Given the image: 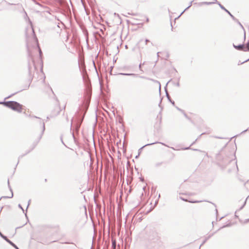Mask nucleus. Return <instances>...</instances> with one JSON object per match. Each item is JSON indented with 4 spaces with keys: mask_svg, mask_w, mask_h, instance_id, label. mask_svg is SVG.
I'll return each mask as SVG.
<instances>
[{
    "mask_svg": "<svg viewBox=\"0 0 249 249\" xmlns=\"http://www.w3.org/2000/svg\"><path fill=\"white\" fill-rule=\"evenodd\" d=\"M232 157H235V155H233H233H232Z\"/></svg>",
    "mask_w": 249,
    "mask_h": 249,
    "instance_id": "nucleus-55",
    "label": "nucleus"
},
{
    "mask_svg": "<svg viewBox=\"0 0 249 249\" xmlns=\"http://www.w3.org/2000/svg\"><path fill=\"white\" fill-rule=\"evenodd\" d=\"M220 7L226 12L233 19V20H237V19L228 10H227L222 4H221L219 2L217 3Z\"/></svg>",
    "mask_w": 249,
    "mask_h": 249,
    "instance_id": "nucleus-6",
    "label": "nucleus"
},
{
    "mask_svg": "<svg viewBox=\"0 0 249 249\" xmlns=\"http://www.w3.org/2000/svg\"><path fill=\"white\" fill-rule=\"evenodd\" d=\"M0 104H3L6 107L19 113L22 111V106L16 101L0 102Z\"/></svg>",
    "mask_w": 249,
    "mask_h": 249,
    "instance_id": "nucleus-1",
    "label": "nucleus"
},
{
    "mask_svg": "<svg viewBox=\"0 0 249 249\" xmlns=\"http://www.w3.org/2000/svg\"><path fill=\"white\" fill-rule=\"evenodd\" d=\"M18 207L20 209H21L22 210V211H23V212H24V209H23V208L22 207V206H21V205L20 204H18Z\"/></svg>",
    "mask_w": 249,
    "mask_h": 249,
    "instance_id": "nucleus-29",
    "label": "nucleus"
},
{
    "mask_svg": "<svg viewBox=\"0 0 249 249\" xmlns=\"http://www.w3.org/2000/svg\"><path fill=\"white\" fill-rule=\"evenodd\" d=\"M60 111V108L59 106H56L55 107V109L52 112L51 114L50 115V117H53L56 115H57Z\"/></svg>",
    "mask_w": 249,
    "mask_h": 249,
    "instance_id": "nucleus-5",
    "label": "nucleus"
},
{
    "mask_svg": "<svg viewBox=\"0 0 249 249\" xmlns=\"http://www.w3.org/2000/svg\"><path fill=\"white\" fill-rule=\"evenodd\" d=\"M233 46L235 49L240 51H245V49H246V47L244 44H240L238 45L233 44Z\"/></svg>",
    "mask_w": 249,
    "mask_h": 249,
    "instance_id": "nucleus-7",
    "label": "nucleus"
},
{
    "mask_svg": "<svg viewBox=\"0 0 249 249\" xmlns=\"http://www.w3.org/2000/svg\"><path fill=\"white\" fill-rule=\"evenodd\" d=\"M178 110H179V109H180V108H178Z\"/></svg>",
    "mask_w": 249,
    "mask_h": 249,
    "instance_id": "nucleus-56",
    "label": "nucleus"
},
{
    "mask_svg": "<svg viewBox=\"0 0 249 249\" xmlns=\"http://www.w3.org/2000/svg\"><path fill=\"white\" fill-rule=\"evenodd\" d=\"M158 203V201H156L155 204H156Z\"/></svg>",
    "mask_w": 249,
    "mask_h": 249,
    "instance_id": "nucleus-54",
    "label": "nucleus"
},
{
    "mask_svg": "<svg viewBox=\"0 0 249 249\" xmlns=\"http://www.w3.org/2000/svg\"><path fill=\"white\" fill-rule=\"evenodd\" d=\"M32 30L33 33L34 34H35L34 31V29H33V28L32 27Z\"/></svg>",
    "mask_w": 249,
    "mask_h": 249,
    "instance_id": "nucleus-39",
    "label": "nucleus"
},
{
    "mask_svg": "<svg viewBox=\"0 0 249 249\" xmlns=\"http://www.w3.org/2000/svg\"><path fill=\"white\" fill-rule=\"evenodd\" d=\"M193 1H191L189 3V5L180 14V15L178 17L179 18L186 10L189 9L192 5Z\"/></svg>",
    "mask_w": 249,
    "mask_h": 249,
    "instance_id": "nucleus-13",
    "label": "nucleus"
},
{
    "mask_svg": "<svg viewBox=\"0 0 249 249\" xmlns=\"http://www.w3.org/2000/svg\"><path fill=\"white\" fill-rule=\"evenodd\" d=\"M35 38L36 40L37 41V38H36V36H35Z\"/></svg>",
    "mask_w": 249,
    "mask_h": 249,
    "instance_id": "nucleus-47",
    "label": "nucleus"
},
{
    "mask_svg": "<svg viewBox=\"0 0 249 249\" xmlns=\"http://www.w3.org/2000/svg\"><path fill=\"white\" fill-rule=\"evenodd\" d=\"M30 202H31V200L30 199V200L28 201V205H27V206L26 210L28 209V208L29 206L30 205Z\"/></svg>",
    "mask_w": 249,
    "mask_h": 249,
    "instance_id": "nucleus-30",
    "label": "nucleus"
},
{
    "mask_svg": "<svg viewBox=\"0 0 249 249\" xmlns=\"http://www.w3.org/2000/svg\"><path fill=\"white\" fill-rule=\"evenodd\" d=\"M231 160H232V159H231V158H230L228 160H225V161H224V164H228V163H230Z\"/></svg>",
    "mask_w": 249,
    "mask_h": 249,
    "instance_id": "nucleus-20",
    "label": "nucleus"
},
{
    "mask_svg": "<svg viewBox=\"0 0 249 249\" xmlns=\"http://www.w3.org/2000/svg\"><path fill=\"white\" fill-rule=\"evenodd\" d=\"M229 226H230V224H227V225H224V226H223L221 227V228H220L218 229V230H220V229H223V228H225V227H229Z\"/></svg>",
    "mask_w": 249,
    "mask_h": 249,
    "instance_id": "nucleus-23",
    "label": "nucleus"
},
{
    "mask_svg": "<svg viewBox=\"0 0 249 249\" xmlns=\"http://www.w3.org/2000/svg\"><path fill=\"white\" fill-rule=\"evenodd\" d=\"M199 201H191V202L192 203H197V202H199Z\"/></svg>",
    "mask_w": 249,
    "mask_h": 249,
    "instance_id": "nucleus-35",
    "label": "nucleus"
},
{
    "mask_svg": "<svg viewBox=\"0 0 249 249\" xmlns=\"http://www.w3.org/2000/svg\"><path fill=\"white\" fill-rule=\"evenodd\" d=\"M3 234L0 231V236L1 237Z\"/></svg>",
    "mask_w": 249,
    "mask_h": 249,
    "instance_id": "nucleus-38",
    "label": "nucleus"
},
{
    "mask_svg": "<svg viewBox=\"0 0 249 249\" xmlns=\"http://www.w3.org/2000/svg\"><path fill=\"white\" fill-rule=\"evenodd\" d=\"M16 93H13V94H11V95H9V96L7 97H5L4 99H5V100H6V99H8V98H10V97H12L13 95H15Z\"/></svg>",
    "mask_w": 249,
    "mask_h": 249,
    "instance_id": "nucleus-28",
    "label": "nucleus"
},
{
    "mask_svg": "<svg viewBox=\"0 0 249 249\" xmlns=\"http://www.w3.org/2000/svg\"><path fill=\"white\" fill-rule=\"evenodd\" d=\"M139 69L141 70V67H142V64L141 63L140 65H139Z\"/></svg>",
    "mask_w": 249,
    "mask_h": 249,
    "instance_id": "nucleus-37",
    "label": "nucleus"
},
{
    "mask_svg": "<svg viewBox=\"0 0 249 249\" xmlns=\"http://www.w3.org/2000/svg\"><path fill=\"white\" fill-rule=\"evenodd\" d=\"M1 237L3 238L4 240H5L7 242H8V241L10 240L7 238V237L6 236L4 235H3Z\"/></svg>",
    "mask_w": 249,
    "mask_h": 249,
    "instance_id": "nucleus-21",
    "label": "nucleus"
},
{
    "mask_svg": "<svg viewBox=\"0 0 249 249\" xmlns=\"http://www.w3.org/2000/svg\"><path fill=\"white\" fill-rule=\"evenodd\" d=\"M213 235V233H212L210 235H209L208 236H207V237L205 238V239L204 240V241L203 242V243H202V245L204 244L207 240H208L209 238H210Z\"/></svg>",
    "mask_w": 249,
    "mask_h": 249,
    "instance_id": "nucleus-15",
    "label": "nucleus"
},
{
    "mask_svg": "<svg viewBox=\"0 0 249 249\" xmlns=\"http://www.w3.org/2000/svg\"><path fill=\"white\" fill-rule=\"evenodd\" d=\"M170 81H168L167 83L166 84V85L168 84V83H169V82H170Z\"/></svg>",
    "mask_w": 249,
    "mask_h": 249,
    "instance_id": "nucleus-51",
    "label": "nucleus"
},
{
    "mask_svg": "<svg viewBox=\"0 0 249 249\" xmlns=\"http://www.w3.org/2000/svg\"><path fill=\"white\" fill-rule=\"evenodd\" d=\"M148 79L152 80V81H154L155 82L159 84V90H160V91L161 85H160V83L159 81H158L157 80H154L153 79H150V78H148Z\"/></svg>",
    "mask_w": 249,
    "mask_h": 249,
    "instance_id": "nucleus-16",
    "label": "nucleus"
},
{
    "mask_svg": "<svg viewBox=\"0 0 249 249\" xmlns=\"http://www.w3.org/2000/svg\"><path fill=\"white\" fill-rule=\"evenodd\" d=\"M165 92H166V97L167 98H168V100L172 103V105H175V102L174 101H172L171 99V98L166 90V87L165 88Z\"/></svg>",
    "mask_w": 249,
    "mask_h": 249,
    "instance_id": "nucleus-11",
    "label": "nucleus"
},
{
    "mask_svg": "<svg viewBox=\"0 0 249 249\" xmlns=\"http://www.w3.org/2000/svg\"><path fill=\"white\" fill-rule=\"evenodd\" d=\"M162 163H163L162 162H157V163H155V166L156 167H159L160 166L162 165Z\"/></svg>",
    "mask_w": 249,
    "mask_h": 249,
    "instance_id": "nucleus-17",
    "label": "nucleus"
},
{
    "mask_svg": "<svg viewBox=\"0 0 249 249\" xmlns=\"http://www.w3.org/2000/svg\"><path fill=\"white\" fill-rule=\"evenodd\" d=\"M159 143V142H152V143H147L144 145H143V146H142L141 148H140L139 150V152H140V153H141V150L145 146H148V145H153V144H156V143ZM159 143H160L163 145H165V146H166V145L162 142H159Z\"/></svg>",
    "mask_w": 249,
    "mask_h": 249,
    "instance_id": "nucleus-9",
    "label": "nucleus"
},
{
    "mask_svg": "<svg viewBox=\"0 0 249 249\" xmlns=\"http://www.w3.org/2000/svg\"><path fill=\"white\" fill-rule=\"evenodd\" d=\"M202 245V244L201 245H200V246L199 247V248H200Z\"/></svg>",
    "mask_w": 249,
    "mask_h": 249,
    "instance_id": "nucleus-48",
    "label": "nucleus"
},
{
    "mask_svg": "<svg viewBox=\"0 0 249 249\" xmlns=\"http://www.w3.org/2000/svg\"><path fill=\"white\" fill-rule=\"evenodd\" d=\"M72 136H73V138L74 139V136L73 133H72Z\"/></svg>",
    "mask_w": 249,
    "mask_h": 249,
    "instance_id": "nucleus-45",
    "label": "nucleus"
},
{
    "mask_svg": "<svg viewBox=\"0 0 249 249\" xmlns=\"http://www.w3.org/2000/svg\"><path fill=\"white\" fill-rule=\"evenodd\" d=\"M39 7H40L41 8H48V7H44V6H43L41 4H39V3H36Z\"/></svg>",
    "mask_w": 249,
    "mask_h": 249,
    "instance_id": "nucleus-25",
    "label": "nucleus"
},
{
    "mask_svg": "<svg viewBox=\"0 0 249 249\" xmlns=\"http://www.w3.org/2000/svg\"><path fill=\"white\" fill-rule=\"evenodd\" d=\"M172 83L174 84V85L178 87H179L180 86L179 82L178 81L177 82V83H175V82H173Z\"/></svg>",
    "mask_w": 249,
    "mask_h": 249,
    "instance_id": "nucleus-22",
    "label": "nucleus"
},
{
    "mask_svg": "<svg viewBox=\"0 0 249 249\" xmlns=\"http://www.w3.org/2000/svg\"><path fill=\"white\" fill-rule=\"evenodd\" d=\"M146 238L149 241L153 242H156L160 239L158 233L154 230L148 231Z\"/></svg>",
    "mask_w": 249,
    "mask_h": 249,
    "instance_id": "nucleus-3",
    "label": "nucleus"
},
{
    "mask_svg": "<svg viewBox=\"0 0 249 249\" xmlns=\"http://www.w3.org/2000/svg\"><path fill=\"white\" fill-rule=\"evenodd\" d=\"M139 156H140V152H139L138 155L136 156L135 158L136 159L138 158L139 157Z\"/></svg>",
    "mask_w": 249,
    "mask_h": 249,
    "instance_id": "nucleus-32",
    "label": "nucleus"
},
{
    "mask_svg": "<svg viewBox=\"0 0 249 249\" xmlns=\"http://www.w3.org/2000/svg\"><path fill=\"white\" fill-rule=\"evenodd\" d=\"M180 198L183 200V201H187V200L186 199H185V198H183L182 197H180Z\"/></svg>",
    "mask_w": 249,
    "mask_h": 249,
    "instance_id": "nucleus-34",
    "label": "nucleus"
},
{
    "mask_svg": "<svg viewBox=\"0 0 249 249\" xmlns=\"http://www.w3.org/2000/svg\"><path fill=\"white\" fill-rule=\"evenodd\" d=\"M234 21H236L238 24L239 25H240V26L243 28H243V25L241 24V23L237 19V20H234Z\"/></svg>",
    "mask_w": 249,
    "mask_h": 249,
    "instance_id": "nucleus-26",
    "label": "nucleus"
},
{
    "mask_svg": "<svg viewBox=\"0 0 249 249\" xmlns=\"http://www.w3.org/2000/svg\"><path fill=\"white\" fill-rule=\"evenodd\" d=\"M217 1V0H214V2H204L203 3L207 5H210L213 3H214L215 2Z\"/></svg>",
    "mask_w": 249,
    "mask_h": 249,
    "instance_id": "nucleus-18",
    "label": "nucleus"
},
{
    "mask_svg": "<svg viewBox=\"0 0 249 249\" xmlns=\"http://www.w3.org/2000/svg\"><path fill=\"white\" fill-rule=\"evenodd\" d=\"M179 111H181V112H182L184 116L188 120H191V119L187 116V115L185 113V112H184V110H182V109H179Z\"/></svg>",
    "mask_w": 249,
    "mask_h": 249,
    "instance_id": "nucleus-14",
    "label": "nucleus"
},
{
    "mask_svg": "<svg viewBox=\"0 0 249 249\" xmlns=\"http://www.w3.org/2000/svg\"><path fill=\"white\" fill-rule=\"evenodd\" d=\"M146 22H148L149 21V18H146Z\"/></svg>",
    "mask_w": 249,
    "mask_h": 249,
    "instance_id": "nucleus-41",
    "label": "nucleus"
},
{
    "mask_svg": "<svg viewBox=\"0 0 249 249\" xmlns=\"http://www.w3.org/2000/svg\"><path fill=\"white\" fill-rule=\"evenodd\" d=\"M8 187L11 191V196H2L0 198V200L1 199H2V198H12L13 197V191H12V188L11 187V186H10V184H9V179L8 180Z\"/></svg>",
    "mask_w": 249,
    "mask_h": 249,
    "instance_id": "nucleus-8",
    "label": "nucleus"
},
{
    "mask_svg": "<svg viewBox=\"0 0 249 249\" xmlns=\"http://www.w3.org/2000/svg\"><path fill=\"white\" fill-rule=\"evenodd\" d=\"M247 222H249V218L246 220Z\"/></svg>",
    "mask_w": 249,
    "mask_h": 249,
    "instance_id": "nucleus-43",
    "label": "nucleus"
},
{
    "mask_svg": "<svg viewBox=\"0 0 249 249\" xmlns=\"http://www.w3.org/2000/svg\"><path fill=\"white\" fill-rule=\"evenodd\" d=\"M72 120H73V119L71 120V127L72 124Z\"/></svg>",
    "mask_w": 249,
    "mask_h": 249,
    "instance_id": "nucleus-40",
    "label": "nucleus"
},
{
    "mask_svg": "<svg viewBox=\"0 0 249 249\" xmlns=\"http://www.w3.org/2000/svg\"><path fill=\"white\" fill-rule=\"evenodd\" d=\"M148 42H149V40L148 39H146L145 40V44H146Z\"/></svg>",
    "mask_w": 249,
    "mask_h": 249,
    "instance_id": "nucleus-31",
    "label": "nucleus"
},
{
    "mask_svg": "<svg viewBox=\"0 0 249 249\" xmlns=\"http://www.w3.org/2000/svg\"><path fill=\"white\" fill-rule=\"evenodd\" d=\"M46 12L50 13V12L48 11H46Z\"/></svg>",
    "mask_w": 249,
    "mask_h": 249,
    "instance_id": "nucleus-53",
    "label": "nucleus"
},
{
    "mask_svg": "<svg viewBox=\"0 0 249 249\" xmlns=\"http://www.w3.org/2000/svg\"><path fill=\"white\" fill-rule=\"evenodd\" d=\"M30 66H29V71H30Z\"/></svg>",
    "mask_w": 249,
    "mask_h": 249,
    "instance_id": "nucleus-52",
    "label": "nucleus"
},
{
    "mask_svg": "<svg viewBox=\"0 0 249 249\" xmlns=\"http://www.w3.org/2000/svg\"><path fill=\"white\" fill-rule=\"evenodd\" d=\"M202 245V244L201 245H200V246L199 247V248H200Z\"/></svg>",
    "mask_w": 249,
    "mask_h": 249,
    "instance_id": "nucleus-49",
    "label": "nucleus"
},
{
    "mask_svg": "<svg viewBox=\"0 0 249 249\" xmlns=\"http://www.w3.org/2000/svg\"><path fill=\"white\" fill-rule=\"evenodd\" d=\"M202 245V244L201 245H200V246L199 247V248H200Z\"/></svg>",
    "mask_w": 249,
    "mask_h": 249,
    "instance_id": "nucleus-50",
    "label": "nucleus"
},
{
    "mask_svg": "<svg viewBox=\"0 0 249 249\" xmlns=\"http://www.w3.org/2000/svg\"><path fill=\"white\" fill-rule=\"evenodd\" d=\"M89 100H90V97H89V98L88 99V100L87 101V104L85 105V108L83 109V110H82V111L83 112L82 115V113H79V112L78 113V115H77L78 116L77 117L76 122V124L75 125V131L76 132H78L79 131V129L80 127L81 124L83 121L86 111L88 108V106L89 104Z\"/></svg>",
    "mask_w": 249,
    "mask_h": 249,
    "instance_id": "nucleus-2",
    "label": "nucleus"
},
{
    "mask_svg": "<svg viewBox=\"0 0 249 249\" xmlns=\"http://www.w3.org/2000/svg\"><path fill=\"white\" fill-rule=\"evenodd\" d=\"M249 60V58L248 59H247V60H245V61H244L243 62H242L241 64H243V63H245V62H246L248 61Z\"/></svg>",
    "mask_w": 249,
    "mask_h": 249,
    "instance_id": "nucleus-36",
    "label": "nucleus"
},
{
    "mask_svg": "<svg viewBox=\"0 0 249 249\" xmlns=\"http://www.w3.org/2000/svg\"><path fill=\"white\" fill-rule=\"evenodd\" d=\"M247 130H248V129L245 130L244 131H243V132H245L247 131Z\"/></svg>",
    "mask_w": 249,
    "mask_h": 249,
    "instance_id": "nucleus-44",
    "label": "nucleus"
},
{
    "mask_svg": "<svg viewBox=\"0 0 249 249\" xmlns=\"http://www.w3.org/2000/svg\"><path fill=\"white\" fill-rule=\"evenodd\" d=\"M189 148V147H187V148H185V149H188Z\"/></svg>",
    "mask_w": 249,
    "mask_h": 249,
    "instance_id": "nucleus-46",
    "label": "nucleus"
},
{
    "mask_svg": "<svg viewBox=\"0 0 249 249\" xmlns=\"http://www.w3.org/2000/svg\"><path fill=\"white\" fill-rule=\"evenodd\" d=\"M159 53H159V52H158V53H157V56H158V57L159 56Z\"/></svg>",
    "mask_w": 249,
    "mask_h": 249,
    "instance_id": "nucleus-42",
    "label": "nucleus"
},
{
    "mask_svg": "<svg viewBox=\"0 0 249 249\" xmlns=\"http://www.w3.org/2000/svg\"><path fill=\"white\" fill-rule=\"evenodd\" d=\"M112 246L114 249L116 248V242L115 241L112 242Z\"/></svg>",
    "mask_w": 249,
    "mask_h": 249,
    "instance_id": "nucleus-24",
    "label": "nucleus"
},
{
    "mask_svg": "<svg viewBox=\"0 0 249 249\" xmlns=\"http://www.w3.org/2000/svg\"><path fill=\"white\" fill-rule=\"evenodd\" d=\"M119 74L126 76H132L134 77H138V74L135 73H120Z\"/></svg>",
    "mask_w": 249,
    "mask_h": 249,
    "instance_id": "nucleus-10",
    "label": "nucleus"
},
{
    "mask_svg": "<svg viewBox=\"0 0 249 249\" xmlns=\"http://www.w3.org/2000/svg\"><path fill=\"white\" fill-rule=\"evenodd\" d=\"M30 117L31 118H37L38 119V120L37 121V123H38L41 126V132L39 136V140H38V141H39L41 139L42 136L43 135L44 130H45V123H44V121L43 120H42L41 118L37 117L36 116H30Z\"/></svg>",
    "mask_w": 249,
    "mask_h": 249,
    "instance_id": "nucleus-4",
    "label": "nucleus"
},
{
    "mask_svg": "<svg viewBox=\"0 0 249 249\" xmlns=\"http://www.w3.org/2000/svg\"><path fill=\"white\" fill-rule=\"evenodd\" d=\"M38 49H39V56L41 57V55H42V51H41L40 48L38 46Z\"/></svg>",
    "mask_w": 249,
    "mask_h": 249,
    "instance_id": "nucleus-27",
    "label": "nucleus"
},
{
    "mask_svg": "<svg viewBox=\"0 0 249 249\" xmlns=\"http://www.w3.org/2000/svg\"><path fill=\"white\" fill-rule=\"evenodd\" d=\"M246 202L245 201V203H244V205H243L241 207L240 209H242L244 207V206H245V205L246 204Z\"/></svg>",
    "mask_w": 249,
    "mask_h": 249,
    "instance_id": "nucleus-33",
    "label": "nucleus"
},
{
    "mask_svg": "<svg viewBox=\"0 0 249 249\" xmlns=\"http://www.w3.org/2000/svg\"><path fill=\"white\" fill-rule=\"evenodd\" d=\"M247 51H249V42L246 44V49H245V52Z\"/></svg>",
    "mask_w": 249,
    "mask_h": 249,
    "instance_id": "nucleus-19",
    "label": "nucleus"
},
{
    "mask_svg": "<svg viewBox=\"0 0 249 249\" xmlns=\"http://www.w3.org/2000/svg\"><path fill=\"white\" fill-rule=\"evenodd\" d=\"M9 244H10L11 246H12L14 248H15L16 249H19L18 248L12 241L10 240L8 241V242Z\"/></svg>",
    "mask_w": 249,
    "mask_h": 249,
    "instance_id": "nucleus-12",
    "label": "nucleus"
}]
</instances>
